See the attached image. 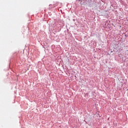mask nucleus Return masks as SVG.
Masks as SVG:
<instances>
[{
	"mask_svg": "<svg viewBox=\"0 0 128 128\" xmlns=\"http://www.w3.org/2000/svg\"><path fill=\"white\" fill-rule=\"evenodd\" d=\"M78 0V2H80V4H82V0Z\"/></svg>",
	"mask_w": 128,
	"mask_h": 128,
	"instance_id": "1",
	"label": "nucleus"
}]
</instances>
